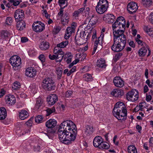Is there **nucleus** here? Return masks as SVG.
<instances>
[{
  "instance_id": "nucleus-1",
  "label": "nucleus",
  "mask_w": 153,
  "mask_h": 153,
  "mask_svg": "<svg viewBox=\"0 0 153 153\" xmlns=\"http://www.w3.org/2000/svg\"><path fill=\"white\" fill-rule=\"evenodd\" d=\"M77 131L76 125L70 120L64 121L60 124L59 130V139L66 144L71 143L75 140Z\"/></svg>"
},
{
  "instance_id": "nucleus-2",
  "label": "nucleus",
  "mask_w": 153,
  "mask_h": 153,
  "mask_svg": "<svg viewBox=\"0 0 153 153\" xmlns=\"http://www.w3.org/2000/svg\"><path fill=\"white\" fill-rule=\"evenodd\" d=\"M113 114L118 120L122 121L127 117V111L124 103L122 102H117L113 110Z\"/></svg>"
},
{
  "instance_id": "nucleus-3",
  "label": "nucleus",
  "mask_w": 153,
  "mask_h": 153,
  "mask_svg": "<svg viewBox=\"0 0 153 153\" xmlns=\"http://www.w3.org/2000/svg\"><path fill=\"white\" fill-rule=\"evenodd\" d=\"M127 42L126 36L118 39H114V43L111 46V49L114 52L122 51L125 48Z\"/></svg>"
},
{
  "instance_id": "nucleus-4",
  "label": "nucleus",
  "mask_w": 153,
  "mask_h": 153,
  "mask_svg": "<svg viewBox=\"0 0 153 153\" xmlns=\"http://www.w3.org/2000/svg\"><path fill=\"white\" fill-rule=\"evenodd\" d=\"M78 30L75 37V42L78 45H82L85 43L89 38V33L85 31V28Z\"/></svg>"
},
{
  "instance_id": "nucleus-5",
  "label": "nucleus",
  "mask_w": 153,
  "mask_h": 153,
  "mask_svg": "<svg viewBox=\"0 0 153 153\" xmlns=\"http://www.w3.org/2000/svg\"><path fill=\"white\" fill-rule=\"evenodd\" d=\"M43 86L44 89L48 91L55 90L56 85L55 81L52 77H47L42 81Z\"/></svg>"
},
{
  "instance_id": "nucleus-6",
  "label": "nucleus",
  "mask_w": 153,
  "mask_h": 153,
  "mask_svg": "<svg viewBox=\"0 0 153 153\" xmlns=\"http://www.w3.org/2000/svg\"><path fill=\"white\" fill-rule=\"evenodd\" d=\"M108 7V2L107 0H99L96 7V10L99 14L104 13Z\"/></svg>"
},
{
  "instance_id": "nucleus-7",
  "label": "nucleus",
  "mask_w": 153,
  "mask_h": 153,
  "mask_svg": "<svg viewBox=\"0 0 153 153\" xmlns=\"http://www.w3.org/2000/svg\"><path fill=\"white\" fill-rule=\"evenodd\" d=\"M126 98L128 101L134 102L137 100L139 98L138 91L135 89H132L127 93Z\"/></svg>"
},
{
  "instance_id": "nucleus-8",
  "label": "nucleus",
  "mask_w": 153,
  "mask_h": 153,
  "mask_svg": "<svg viewBox=\"0 0 153 153\" xmlns=\"http://www.w3.org/2000/svg\"><path fill=\"white\" fill-rule=\"evenodd\" d=\"M10 62L13 68L16 70V67H18L21 64V60L20 57L17 55H14L12 56L10 59Z\"/></svg>"
},
{
  "instance_id": "nucleus-9",
  "label": "nucleus",
  "mask_w": 153,
  "mask_h": 153,
  "mask_svg": "<svg viewBox=\"0 0 153 153\" xmlns=\"http://www.w3.org/2000/svg\"><path fill=\"white\" fill-rule=\"evenodd\" d=\"M32 26L33 30L36 32H41L45 29V24L40 21L34 22Z\"/></svg>"
},
{
  "instance_id": "nucleus-10",
  "label": "nucleus",
  "mask_w": 153,
  "mask_h": 153,
  "mask_svg": "<svg viewBox=\"0 0 153 153\" xmlns=\"http://www.w3.org/2000/svg\"><path fill=\"white\" fill-rule=\"evenodd\" d=\"M138 8L137 4L134 1L130 2L127 6L128 11L131 14H132L135 12L137 10Z\"/></svg>"
},
{
  "instance_id": "nucleus-11",
  "label": "nucleus",
  "mask_w": 153,
  "mask_h": 153,
  "mask_svg": "<svg viewBox=\"0 0 153 153\" xmlns=\"http://www.w3.org/2000/svg\"><path fill=\"white\" fill-rule=\"evenodd\" d=\"M122 29H117V30L113 31L114 36V39H118L121 38V36L123 37V36H125L124 34L125 28H122Z\"/></svg>"
},
{
  "instance_id": "nucleus-12",
  "label": "nucleus",
  "mask_w": 153,
  "mask_h": 153,
  "mask_svg": "<svg viewBox=\"0 0 153 153\" xmlns=\"http://www.w3.org/2000/svg\"><path fill=\"white\" fill-rule=\"evenodd\" d=\"M113 82L116 86L119 88H121L124 85V81L119 76H116L114 78Z\"/></svg>"
},
{
  "instance_id": "nucleus-13",
  "label": "nucleus",
  "mask_w": 153,
  "mask_h": 153,
  "mask_svg": "<svg viewBox=\"0 0 153 153\" xmlns=\"http://www.w3.org/2000/svg\"><path fill=\"white\" fill-rule=\"evenodd\" d=\"M57 100V96L56 94H51L47 98L48 103L50 105H53Z\"/></svg>"
},
{
  "instance_id": "nucleus-14",
  "label": "nucleus",
  "mask_w": 153,
  "mask_h": 153,
  "mask_svg": "<svg viewBox=\"0 0 153 153\" xmlns=\"http://www.w3.org/2000/svg\"><path fill=\"white\" fill-rule=\"evenodd\" d=\"M103 20L106 23H112L115 19V17L111 14H107L103 18Z\"/></svg>"
},
{
  "instance_id": "nucleus-15",
  "label": "nucleus",
  "mask_w": 153,
  "mask_h": 153,
  "mask_svg": "<svg viewBox=\"0 0 153 153\" xmlns=\"http://www.w3.org/2000/svg\"><path fill=\"white\" fill-rule=\"evenodd\" d=\"M5 102L9 105H14L16 102V99L13 95L10 94L6 96L5 97Z\"/></svg>"
},
{
  "instance_id": "nucleus-16",
  "label": "nucleus",
  "mask_w": 153,
  "mask_h": 153,
  "mask_svg": "<svg viewBox=\"0 0 153 153\" xmlns=\"http://www.w3.org/2000/svg\"><path fill=\"white\" fill-rule=\"evenodd\" d=\"M14 17L16 20H22L24 17V11L23 10L19 9L17 10L15 12Z\"/></svg>"
},
{
  "instance_id": "nucleus-17",
  "label": "nucleus",
  "mask_w": 153,
  "mask_h": 153,
  "mask_svg": "<svg viewBox=\"0 0 153 153\" xmlns=\"http://www.w3.org/2000/svg\"><path fill=\"white\" fill-rule=\"evenodd\" d=\"M111 94L115 97H120L124 95V92L120 89H114L111 91Z\"/></svg>"
},
{
  "instance_id": "nucleus-18",
  "label": "nucleus",
  "mask_w": 153,
  "mask_h": 153,
  "mask_svg": "<svg viewBox=\"0 0 153 153\" xmlns=\"http://www.w3.org/2000/svg\"><path fill=\"white\" fill-rule=\"evenodd\" d=\"M36 72L35 69L31 67L28 68L26 70L25 74L28 76L32 78L36 76Z\"/></svg>"
},
{
  "instance_id": "nucleus-19",
  "label": "nucleus",
  "mask_w": 153,
  "mask_h": 153,
  "mask_svg": "<svg viewBox=\"0 0 153 153\" xmlns=\"http://www.w3.org/2000/svg\"><path fill=\"white\" fill-rule=\"evenodd\" d=\"M57 123V121L55 120L50 119L46 122L45 126L49 128L52 129L56 125Z\"/></svg>"
},
{
  "instance_id": "nucleus-20",
  "label": "nucleus",
  "mask_w": 153,
  "mask_h": 153,
  "mask_svg": "<svg viewBox=\"0 0 153 153\" xmlns=\"http://www.w3.org/2000/svg\"><path fill=\"white\" fill-rule=\"evenodd\" d=\"M103 139L100 136H97L94 139L93 141V144L95 147L99 148L100 145L102 142Z\"/></svg>"
},
{
  "instance_id": "nucleus-21",
  "label": "nucleus",
  "mask_w": 153,
  "mask_h": 153,
  "mask_svg": "<svg viewBox=\"0 0 153 153\" xmlns=\"http://www.w3.org/2000/svg\"><path fill=\"white\" fill-rule=\"evenodd\" d=\"M99 17L96 15H93L90 20H89V22L88 24L91 25L92 28L94 27L98 22Z\"/></svg>"
},
{
  "instance_id": "nucleus-22",
  "label": "nucleus",
  "mask_w": 153,
  "mask_h": 153,
  "mask_svg": "<svg viewBox=\"0 0 153 153\" xmlns=\"http://www.w3.org/2000/svg\"><path fill=\"white\" fill-rule=\"evenodd\" d=\"M26 23L24 21L21 19L17 20L16 24L17 29L19 30H22L25 27Z\"/></svg>"
},
{
  "instance_id": "nucleus-23",
  "label": "nucleus",
  "mask_w": 153,
  "mask_h": 153,
  "mask_svg": "<svg viewBox=\"0 0 153 153\" xmlns=\"http://www.w3.org/2000/svg\"><path fill=\"white\" fill-rule=\"evenodd\" d=\"M75 30L74 28H72L71 27H68L66 30L64 36L65 38L66 39H68L71 36L72 33L74 32Z\"/></svg>"
},
{
  "instance_id": "nucleus-24",
  "label": "nucleus",
  "mask_w": 153,
  "mask_h": 153,
  "mask_svg": "<svg viewBox=\"0 0 153 153\" xmlns=\"http://www.w3.org/2000/svg\"><path fill=\"white\" fill-rule=\"evenodd\" d=\"M73 57V56L71 53L67 52L64 54V59L65 60L67 64H69L71 62Z\"/></svg>"
},
{
  "instance_id": "nucleus-25",
  "label": "nucleus",
  "mask_w": 153,
  "mask_h": 153,
  "mask_svg": "<svg viewBox=\"0 0 153 153\" xmlns=\"http://www.w3.org/2000/svg\"><path fill=\"white\" fill-rule=\"evenodd\" d=\"M7 116L6 109L4 107L0 108V120L4 119Z\"/></svg>"
},
{
  "instance_id": "nucleus-26",
  "label": "nucleus",
  "mask_w": 153,
  "mask_h": 153,
  "mask_svg": "<svg viewBox=\"0 0 153 153\" xmlns=\"http://www.w3.org/2000/svg\"><path fill=\"white\" fill-rule=\"evenodd\" d=\"M43 102V100L41 97H39L37 98L36 102L34 107V109L36 110H38L42 106Z\"/></svg>"
},
{
  "instance_id": "nucleus-27",
  "label": "nucleus",
  "mask_w": 153,
  "mask_h": 153,
  "mask_svg": "<svg viewBox=\"0 0 153 153\" xmlns=\"http://www.w3.org/2000/svg\"><path fill=\"white\" fill-rule=\"evenodd\" d=\"M10 35V33L7 30H3L0 32V39H6Z\"/></svg>"
},
{
  "instance_id": "nucleus-28",
  "label": "nucleus",
  "mask_w": 153,
  "mask_h": 153,
  "mask_svg": "<svg viewBox=\"0 0 153 153\" xmlns=\"http://www.w3.org/2000/svg\"><path fill=\"white\" fill-rule=\"evenodd\" d=\"M49 43L46 41L42 42L39 45V47L42 50H46L48 49L49 47Z\"/></svg>"
},
{
  "instance_id": "nucleus-29",
  "label": "nucleus",
  "mask_w": 153,
  "mask_h": 153,
  "mask_svg": "<svg viewBox=\"0 0 153 153\" xmlns=\"http://www.w3.org/2000/svg\"><path fill=\"white\" fill-rule=\"evenodd\" d=\"M28 114L27 111L24 110H21L19 113V117L20 119L24 120L27 117Z\"/></svg>"
},
{
  "instance_id": "nucleus-30",
  "label": "nucleus",
  "mask_w": 153,
  "mask_h": 153,
  "mask_svg": "<svg viewBox=\"0 0 153 153\" xmlns=\"http://www.w3.org/2000/svg\"><path fill=\"white\" fill-rule=\"evenodd\" d=\"M119 24H120L121 25L122 28H125L126 27V21L124 18L122 16L118 17L116 20Z\"/></svg>"
},
{
  "instance_id": "nucleus-31",
  "label": "nucleus",
  "mask_w": 153,
  "mask_h": 153,
  "mask_svg": "<svg viewBox=\"0 0 153 153\" xmlns=\"http://www.w3.org/2000/svg\"><path fill=\"white\" fill-rule=\"evenodd\" d=\"M94 131V129L92 126L88 125L86 126L85 133L87 135L90 136Z\"/></svg>"
},
{
  "instance_id": "nucleus-32",
  "label": "nucleus",
  "mask_w": 153,
  "mask_h": 153,
  "mask_svg": "<svg viewBox=\"0 0 153 153\" xmlns=\"http://www.w3.org/2000/svg\"><path fill=\"white\" fill-rule=\"evenodd\" d=\"M102 36H99L97 38V39H96L94 42V48H97L98 45L99 44L100 45H102L103 42H104L103 41Z\"/></svg>"
},
{
  "instance_id": "nucleus-33",
  "label": "nucleus",
  "mask_w": 153,
  "mask_h": 153,
  "mask_svg": "<svg viewBox=\"0 0 153 153\" xmlns=\"http://www.w3.org/2000/svg\"><path fill=\"white\" fill-rule=\"evenodd\" d=\"M97 65L98 68H105L106 67V65H105V60L101 59L97 60Z\"/></svg>"
},
{
  "instance_id": "nucleus-34",
  "label": "nucleus",
  "mask_w": 153,
  "mask_h": 153,
  "mask_svg": "<svg viewBox=\"0 0 153 153\" xmlns=\"http://www.w3.org/2000/svg\"><path fill=\"white\" fill-rule=\"evenodd\" d=\"M85 10V8L82 7L74 11L73 14V16L75 18L78 17Z\"/></svg>"
},
{
  "instance_id": "nucleus-35",
  "label": "nucleus",
  "mask_w": 153,
  "mask_h": 153,
  "mask_svg": "<svg viewBox=\"0 0 153 153\" xmlns=\"http://www.w3.org/2000/svg\"><path fill=\"white\" fill-rule=\"evenodd\" d=\"M63 18L61 19V22H62L63 24H65L66 23H68L70 18V16L68 13H66L63 15L62 17Z\"/></svg>"
},
{
  "instance_id": "nucleus-36",
  "label": "nucleus",
  "mask_w": 153,
  "mask_h": 153,
  "mask_svg": "<svg viewBox=\"0 0 153 153\" xmlns=\"http://www.w3.org/2000/svg\"><path fill=\"white\" fill-rule=\"evenodd\" d=\"M53 53L56 55H61L64 54V52L62 51V49L57 46L55 47L53 50Z\"/></svg>"
},
{
  "instance_id": "nucleus-37",
  "label": "nucleus",
  "mask_w": 153,
  "mask_h": 153,
  "mask_svg": "<svg viewBox=\"0 0 153 153\" xmlns=\"http://www.w3.org/2000/svg\"><path fill=\"white\" fill-rule=\"evenodd\" d=\"M83 78L86 81H92L93 80V78L91 74L87 73L83 75Z\"/></svg>"
},
{
  "instance_id": "nucleus-38",
  "label": "nucleus",
  "mask_w": 153,
  "mask_h": 153,
  "mask_svg": "<svg viewBox=\"0 0 153 153\" xmlns=\"http://www.w3.org/2000/svg\"><path fill=\"white\" fill-rule=\"evenodd\" d=\"M147 51V49L145 47H143L139 50L138 53L140 56H145Z\"/></svg>"
},
{
  "instance_id": "nucleus-39",
  "label": "nucleus",
  "mask_w": 153,
  "mask_h": 153,
  "mask_svg": "<svg viewBox=\"0 0 153 153\" xmlns=\"http://www.w3.org/2000/svg\"><path fill=\"white\" fill-rule=\"evenodd\" d=\"M113 31L117 30V29H120L122 28L121 25L117 21H116L112 25Z\"/></svg>"
},
{
  "instance_id": "nucleus-40",
  "label": "nucleus",
  "mask_w": 153,
  "mask_h": 153,
  "mask_svg": "<svg viewBox=\"0 0 153 153\" xmlns=\"http://www.w3.org/2000/svg\"><path fill=\"white\" fill-rule=\"evenodd\" d=\"M109 147L110 146L109 144L107 143L104 142L103 140L102 142L100 145L99 148L101 149H108Z\"/></svg>"
},
{
  "instance_id": "nucleus-41",
  "label": "nucleus",
  "mask_w": 153,
  "mask_h": 153,
  "mask_svg": "<svg viewBox=\"0 0 153 153\" xmlns=\"http://www.w3.org/2000/svg\"><path fill=\"white\" fill-rule=\"evenodd\" d=\"M46 115L47 116H48L51 114L55 112V109L54 107L51 108H48L46 110Z\"/></svg>"
},
{
  "instance_id": "nucleus-42",
  "label": "nucleus",
  "mask_w": 153,
  "mask_h": 153,
  "mask_svg": "<svg viewBox=\"0 0 153 153\" xmlns=\"http://www.w3.org/2000/svg\"><path fill=\"white\" fill-rule=\"evenodd\" d=\"M142 1L145 7H149L152 4V0H142Z\"/></svg>"
},
{
  "instance_id": "nucleus-43",
  "label": "nucleus",
  "mask_w": 153,
  "mask_h": 153,
  "mask_svg": "<svg viewBox=\"0 0 153 153\" xmlns=\"http://www.w3.org/2000/svg\"><path fill=\"white\" fill-rule=\"evenodd\" d=\"M68 40L63 41L60 43L57 44V46L60 48H63L65 47L68 44Z\"/></svg>"
},
{
  "instance_id": "nucleus-44",
  "label": "nucleus",
  "mask_w": 153,
  "mask_h": 153,
  "mask_svg": "<svg viewBox=\"0 0 153 153\" xmlns=\"http://www.w3.org/2000/svg\"><path fill=\"white\" fill-rule=\"evenodd\" d=\"M44 120L43 117L41 115H38L37 116L35 119V122L37 123H42L44 122Z\"/></svg>"
},
{
  "instance_id": "nucleus-45",
  "label": "nucleus",
  "mask_w": 153,
  "mask_h": 153,
  "mask_svg": "<svg viewBox=\"0 0 153 153\" xmlns=\"http://www.w3.org/2000/svg\"><path fill=\"white\" fill-rule=\"evenodd\" d=\"M56 71L57 75V79H60L61 78L62 73V68H57Z\"/></svg>"
},
{
  "instance_id": "nucleus-46",
  "label": "nucleus",
  "mask_w": 153,
  "mask_h": 153,
  "mask_svg": "<svg viewBox=\"0 0 153 153\" xmlns=\"http://www.w3.org/2000/svg\"><path fill=\"white\" fill-rule=\"evenodd\" d=\"M61 27L59 26H55L53 30V33L54 34H56L59 32L61 29Z\"/></svg>"
},
{
  "instance_id": "nucleus-47",
  "label": "nucleus",
  "mask_w": 153,
  "mask_h": 153,
  "mask_svg": "<svg viewBox=\"0 0 153 153\" xmlns=\"http://www.w3.org/2000/svg\"><path fill=\"white\" fill-rule=\"evenodd\" d=\"M21 87L20 83L18 82H14L12 86L14 90H17Z\"/></svg>"
},
{
  "instance_id": "nucleus-48",
  "label": "nucleus",
  "mask_w": 153,
  "mask_h": 153,
  "mask_svg": "<svg viewBox=\"0 0 153 153\" xmlns=\"http://www.w3.org/2000/svg\"><path fill=\"white\" fill-rule=\"evenodd\" d=\"M41 144L39 143H36L33 146V149L34 151H39L41 149Z\"/></svg>"
},
{
  "instance_id": "nucleus-49",
  "label": "nucleus",
  "mask_w": 153,
  "mask_h": 153,
  "mask_svg": "<svg viewBox=\"0 0 153 153\" xmlns=\"http://www.w3.org/2000/svg\"><path fill=\"white\" fill-rule=\"evenodd\" d=\"M64 54H63L61 55H56V62H60L63 59H64Z\"/></svg>"
},
{
  "instance_id": "nucleus-50",
  "label": "nucleus",
  "mask_w": 153,
  "mask_h": 153,
  "mask_svg": "<svg viewBox=\"0 0 153 153\" xmlns=\"http://www.w3.org/2000/svg\"><path fill=\"white\" fill-rule=\"evenodd\" d=\"M137 149L135 146L133 145H130L128 146V153L134 151V150H137Z\"/></svg>"
},
{
  "instance_id": "nucleus-51",
  "label": "nucleus",
  "mask_w": 153,
  "mask_h": 153,
  "mask_svg": "<svg viewBox=\"0 0 153 153\" xmlns=\"http://www.w3.org/2000/svg\"><path fill=\"white\" fill-rule=\"evenodd\" d=\"M54 133V131L49 130L47 133L45 132L44 133L49 138L51 139L52 135Z\"/></svg>"
},
{
  "instance_id": "nucleus-52",
  "label": "nucleus",
  "mask_w": 153,
  "mask_h": 153,
  "mask_svg": "<svg viewBox=\"0 0 153 153\" xmlns=\"http://www.w3.org/2000/svg\"><path fill=\"white\" fill-rule=\"evenodd\" d=\"M6 23L8 25H10L12 22V18L11 17H8L6 19Z\"/></svg>"
},
{
  "instance_id": "nucleus-53",
  "label": "nucleus",
  "mask_w": 153,
  "mask_h": 153,
  "mask_svg": "<svg viewBox=\"0 0 153 153\" xmlns=\"http://www.w3.org/2000/svg\"><path fill=\"white\" fill-rule=\"evenodd\" d=\"M76 69L75 66H74L71 69V70L67 73V76H70L74 72Z\"/></svg>"
},
{
  "instance_id": "nucleus-54",
  "label": "nucleus",
  "mask_w": 153,
  "mask_h": 153,
  "mask_svg": "<svg viewBox=\"0 0 153 153\" xmlns=\"http://www.w3.org/2000/svg\"><path fill=\"white\" fill-rule=\"evenodd\" d=\"M67 6V4H66V6H64L63 7H61L60 9V11L58 13V15L61 16L62 17L63 16V9L65 8V7Z\"/></svg>"
},
{
  "instance_id": "nucleus-55",
  "label": "nucleus",
  "mask_w": 153,
  "mask_h": 153,
  "mask_svg": "<svg viewBox=\"0 0 153 153\" xmlns=\"http://www.w3.org/2000/svg\"><path fill=\"white\" fill-rule=\"evenodd\" d=\"M33 120V118H31L30 119H29L27 122L26 123V125L28 127V126H32V120Z\"/></svg>"
},
{
  "instance_id": "nucleus-56",
  "label": "nucleus",
  "mask_w": 153,
  "mask_h": 153,
  "mask_svg": "<svg viewBox=\"0 0 153 153\" xmlns=\"http://www.w3.org/2000/svg\"><path fill=\"white\" fill-rule=\"evenodd\" d=\"M73 91H72L68 90L65 93V96L66 97H68L72 94Z\"/></svg>"
},
{
  "instance_id": "nucleus-57",
  "label": "nucleus",
  "mask_w": 153,
  "mask_h": 153,
  "mask_svg": "<svg viewBox=\"0 0 153 153\" xmlns=\"http://www.w3.org/2000/svg\"><path fill=\"white\" fill-rule=\"evenodd\" d=\"M135 41L139 45H140L141 46H143L144 44H146V43L144 42L143 41L138 39V38L135 39Z\"/></svg>"
},
{
  "instance_id": "nucleus-58",
  "label": "nucleus",
  "mask_w": 153,
  "mask_h": 153,
  "mask_svg": "<svg viewBox=\"0 0 153 153\" xmlns=\"http://www.w3.org/2000/svg\"><path fill=\"white\" fill-rule=\"evenodd\" d=\"M129 41V40H128V44L129 45L133 48H135V45L134 42L133 41L130 40V41Z\"/></svg>"
},
{
  "instance_id": "nucleus-59",
  "label": "nucleus",
  "mask_w": 153,
  "mask_h": 153,
  "mask_svg": "<svg viewBox=\"0 0 153 153\" xmlns=\"http://www.w3.org/2000/svg\"><path fill=\"white\" fill-rule=\"evenodd\" d=\"M149 20L150 22L153 25V12H151L149 16Z\"/></svg>"
},
{
  "instance_id": "nucleus-60",
  "label": "nucleus",
  "mask_w": 153,
  "mask_h": 153,
  "mask_svg": "<svg viewBox=\"0 0 153 153\" xmlns=\"http://www.w3.org/2000/svg\"><path fill=\"white\" fill-rule=\"evenodd\" d=\"M39 59L42 63L45 61V57L43 54H41L39 56Z\"/></svg>"
},
{
  "instance_id": "nucleus-61",
  "label": "nucleus",
  "mask_w": 153,
  "mask_h": 153,
  "mask_svg": "<svg viewBox=\"0 0 153 153\" xmlns=\"http://www.w3.org/2000/svg\"><path fill=\"white\" fill-rule=\"evenodd\" d=\"M28 39L26 37H22L21 38V41L22 43L26 42L28 41Z\"/></svg>"
},
{
  "instance_id": "nucleus-62",
  "label": "nucleus",
  "mask_w": 153,
  "mask_h": 153,
  "mask_svg": "<svg viewBox=\"0 0 153 153\" xmlns=\"http://www.w3.org/2000/svg\"><path fill=\"white\" fill-rule=\"evenodd\" d=\"M122 55L123 54L122 53H119L115 55V58L116 60H118L120 59Z\"/></svg>"
},
{
  "instance_id": "nucleus-63",
  "label": "nucleus",
  "mask_w": 153,
  "mask_h": 153,
  "mask_svg": "<svg viewBox=\"0 0 153 153\" xmlns=\"http://www.w3.org/2000/svg\"><path fill=\"white\" fill-rule=\"evenodd\" d=\"M5 93L6 91L4 89H1L0 92V98L2 97L5 94Z\"/></svg>"
},
{
  "instance_id": "nucleus-64",
  "label": "nucleus",
  "mask_w": 153,
  "mask_h": 153,
  "mask_svg": "<svg viewBox=\"0 0 153 153\" xmlns=\"http://www.w3.org/2000/svg\"><path fill=\"white\" fill-rule=\"evenodd\" d=\"M56 55H51V54H50L49 56V58L52 60H53L55 59H56Z\"/></svg>"
}]
</instances>
